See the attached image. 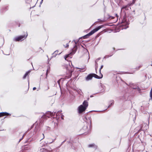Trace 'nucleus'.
I'll return each instance as SVG.
<instances>
[{
  "instance_id": "1",
  "label": "nucleus",
  "mask_w": 152,
  "mask_h": 152,
  "mask_svg": "<svg viewBox=\"0 0 152 152\" xmlns=\"http://www.w3.org/2000/svg\"><path fill=\"white\" fill-rule=\"evenodd\" d=\"M88 102L84 101L83 105H81L78 107V111L79 113H81L84 111L88 106Z\"/></svg>"
},
{
  "instance_id": "2",
  "label": "nucleus",
  "mask_w": 152,
  "mask_h": 152,
  "mask_svg": "<svg viewBox=\"0 0 152 152\" xmlns=\"http://www.w3.org/2000/svg\"><path fill=\"white\" fill-rule=\"evenodd\" d=\"M66 69L68 72V74L67 75L66 77L68 78L71 77L72 75V73L74 71V68L72 67L70 64H69L67 65V67L66 68Z\"/></svg>"
},
{
  "instance_id": "3",
  "label": "nucleus",
  "mask_w": 152,
  "mask_h": 152,
  "mask_svg": "<svg viewBox=\"0 0 152 152\" xmlns=\"http://www.w3.org/2000/svg\"><path fill=\"white\" fill-rule=\"evenodd\" d=\"M102 27V26H98L97 28H95L94 29L91 31L88 34H87L86 35L84 36L83 37L84 38H86V36H90L92 35L94 33H95V32L97 31L98 30H99V29H100Z\"/></svg>"
},
{
  "instance_id": "4",
  "label": "nucleus",
  "mask_w": 152,
  "mask_h": 152,
  "mask_svg": "<svg viewBox=\"0 0 152 152\" xmlns=\"http://www.w3.org/2000/svg\"><path fill=\"white\" fill-rule=\"evenodd\" d=\"M27 35V34L26 36L25 35L20 36L14 38L13 40L15 41H22L26 38Z\"/></svg>"
},
{
  "instance_id": "5",
  "label": "nucleus",
  "mask_w": 152,
  "mask_h": 152,
  "mask_svg": "<svg viewBox=\"0 0 152 152\" xmlns=\"http://www.w3.org/2000/svg\"><path fill=\"white\" fill-rule=\"evenodd\" d=\"M77 50V48L76 46H75L73 48L72 51L71 53L65 56L64 57V58L66 60L68 61V59L67 58L69 57V55L71 54H73L76 52Z\"/></svg>"
},
{
  "instance_id": "6",
  "label": "nucleus",
  "mask_w": 152,
  "mask_h": 152,
  "mask_svg": "<svg viewBox=\"0 0 152 152\" xmlns=\"http://www.w3.org/2000/svg\"><path fill=\"white\" fill-rule=\"evenodd\" d=\"M93 77V74H90L86 78V80L88 81L91 80Z\"/></svg>"
},
{
  "instance_id": "7",
  "label": "nucleus",
  "mask_w": 152,
  "mask_h": 152,
  "mask_svg": "<svg viewBox=\"0 0 152 152\" xmlns=\"http://www.w3.org/2000/svg\"><path fill=\"white\" fill-rule=\"evenodd\" d=\"M93 77H94L95 78L98 79L101 78L102 77V74H101V75L99 76L95 74H93Z\"/></svg>"
},
{
  "instance_id": "8",
  "label": "nucleus",
  "mask_w": 152,
  "mask_h": 152,
  "mask_svg": "<svg viewBox=\"0 0 152 152\" xmlns=\"http://www.w3.org/2000/svg\"><path fill=\"white\" fill-rule=\"evenodd\" d=\"M9 114L6 112H2L0 113V117L5 115H8Z\"/></svg>"
},
{
  "instance_id": "9",
  "label": "nucleus",
  "mask_w": 152,
  "mask_h": 152,
  "mask_svg": "<svg viewBox=\"0 0 152 152\" xmlns=\"http://www.w3.org/2000/svg\"><path fill=\"white\" fill-rule=\"evenodd\" d=\"M58 50H56L55 51L54 53L53 54V57H55L56 55L58 54Z\"/></svg>"
},
{
  "instance_id": "10",
  "label": "nucleus",
  "mask_w": 152,
  "mask_h": 152,
  "mask_svg": "<svg viewBox=\"0 0 152 152\" xmlns=\"http://www.w3.org/2000/svg\"><path fill=\"white\" fill-rule=\"evenodd\" d=\"M88 147H94L95 148H96L97 147V146L94 144L89 145H88Z\"/></svg>"
},
{
  "instance_id": "11",
  "label": "nucleus",
  "mask_w": 152,
  "mask_h": 152,
  "mask_svg": "<svg viewBox=\"0 0 152 152\" xmlns=\"http://www.w3.org/2000/svg\"><path fill=\"white\" fill-rule=\"evenodd\" d=\"M30 72V71H28L26 73V74L23 77V79H25L26 78V77L28 75V74Z\"/></svg>"
},
{
  "instance_id": "12",
  "label": "nucleus",
  "mask_w": 152,
  "mask_h": 152,
  "mask_svg": "<svg viewBox=\"0 0 152 152\" xmlns=\"http://www.w3.org/2000/svg\"><path fill=\"white\" fill-rule=\"evenodd\" d=\"M103 65H102L100 68V70H99V72L100 73V72H101V70L103 68Z\"/></svg>"
},
{
  "instance_id": "13",
  "label": "nucleus",
  "mask_w": 152,
  "mask_h": 152,
  "mask_svg": "<svg viewBox=\"0 0 152 152\" xmlns=\"http://www.w3.org/2000/svg\"><path fill=\"white\" fill-rule=\"evenodd\" d=\"M48 114H50V116H53V113H51V112H48Z\"/></svg>"
},
{
  "instance_id": "14",
  "label": "nucleus",
  "mask_w": 152,
  "mask_h": 152,
  "mask_svg": "<svg viewBox=\"0 0 152 152\" xmlns=\"http://www.w3.org/2000/svg\"><path fill=\"white\" fill-rule=\"evenodd\" d=\"M65 48H67L69 46V45L68 44H67L66 46H64Z\"/></svg>"
},
{
  "instance_id": "15",
  "label": "nucleus",
  "mask_w": 152,
  "mask_h": 152,
  "mask_svg": "<svg viewBox=\"0 0 152 152\" xmlns=\"http://www.w3.org/2000/svg\"><path fill=\"white\" fill-rule=\"evenodd\" d=\"M137 87H132V88L133 89H136L137 88Z\"/></svg>"
},
{
  "instance_id": "16",
  "label": "nucleus",
  "mask_w": 152,
  "mask_h": 152,
  "mask_svg": "<svg viewBox=\"0 0 152 152\" xmlns=\"http://www.w3.org/2000/svg\"><path fill=\"white\" fill-rule=\"evenodd\" d=\"M36 89V87H34L33 88V90H35Z\"/></svg>"
},
{
  "instance_id": "17",
  "label": "nucleus",
  "mask_w": 152,
  "mask_h": 152,
  "mask_svg": "<svg viewBox=\"0 0 152 152\" xmlns=\"http://www.w3.org/2000/svg\"><path fill=\"white\" fill-rule=\"evenodd\" d=\"M59 81H60V80H58V83L59 84Z\"/></svg>"
},
{
  "instance_id": "18",
  "label": "nucleus",
  "mask_w": 152,
  "mask_h": 152,
  "mask_svg": "<svg viewBox=\"0 0 152 152\" xmlns=\"http://www.w3.org/2000/svg\"><path fill=\"white\" fill-rule=\"evenodd\" d=\"M108 56H106L105 58H108Z\"/></svg>"
},
{
  "instance_id": "19",
  "label": "nucleus",
  "mask_w": 152,
  "mask_h": 152,
  "mask_svg": "<svg viewBox=\"0 0 152 152\" xmlns=\"http://www.w3.org/2000/svg\"><path fill=\"white\" fill-rule=\"evenodd\" d=\"M97 67H96V70H97Z\"/></svg>"
},
{
  "instance_id": "20",
  "label": "nucleus",
  "mask_w": 152,
  "mask_h": 152,
  "mask_svg": "<svg viewBox=\"0 0 152 152\" xmlns=\"http://www.w3.org/2000/svg\"><path fill=\"white\" fill-rule=\"evenodd\" d=\"M43 150L44 149H42ZM42 150V149H41V150Z\"/></svg>"
},
{
  "instance_id": "21",
  "label": "nucleus",
  "mask_w": 152,
  "mask_h": 152,
  "mask_svg": "<svg viewBox=\"0 0 152 152\" xmlns=\"http://www.w3.org/2000/svg\"><path fill=\"white\" fill-rule=\"evenodd\" d=\"M43 134V136H44V134Z\"/></svg>"
},
{
  "instance_id": "22",
  "label": "nucleus",
  "mask_w": 152,
  "mask_h": 152,
  "mask_svg": "<svg viewBox=\"0 0 152 152\" xmlns=\"http://www.w3.org/2000/svg\"><path fill=\"white\" fill-rule=\"evenodd\" d=\"M28 85H29V82H28Z\"/></svg>"
},
{
  "instance_id": "23",
  "label": "nucleus",
  "mask_w": 152,
  "mask_h": 152,
  "mask_svg": "<svg viewBox=\"0 0 152 152\" xmlns=\"http://www.w3.org/2000/svg\"><path fill=\"white\" fill-rule=\"evenodd\" d=\"M61 118H62V119H63V118L62 116H61Z\"/></svg>"
},
{
  "instance_id": "24",
  "label": "nucleus",
  "mask_w": 152,
  "mask_h": 152,
  "mask_svg": "<svg viewBox=\"0 0 152 152\" xmlns=\"http://www.w3.org/2000/svg\"><path fill=\"white\" fill-rule=\"evenodd\" d=\"M151 65V66H152V64Z\"/></svg>"
},
{
  "instance_id": "25",
  "label": "nucleus",
  "mask_w": 152,
  "mask_h": 152,
  "mask_svg": "<svg viewBox=\"0 0 152 152\" xmlns=\"http://www.w3.org/2000/svg\"><path fill=\"white\" fill-rule=\"evenodd\" d=\"M43 1V0H42V1Z\"/></svg>"
}]
</instances>
